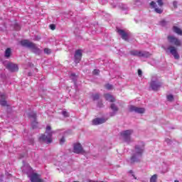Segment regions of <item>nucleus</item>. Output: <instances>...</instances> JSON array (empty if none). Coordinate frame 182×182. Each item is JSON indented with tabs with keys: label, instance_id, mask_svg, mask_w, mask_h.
I'll return each instance as SVG.
<instances>
[{
	"label": "nucleus",
	"instance_id": "f257e3e1",
	"mask_svg": "<svg viewBox=\"0 0 182 182\" xmlns=\"http://www.w3.org/2000/svg\"><path fill=\"white\" fill-rule=\"evenodd\" d=\"M46 134H41V136L39 137V141H43L47 144H50V143L53 141V139L52 138V136H53V132L52 131V127H50V125H48L46 127Z\"/></svg>",
	"mask_w": 182,
	"mask_h": 182
},
{
	"label": "nucleus",
	"instance_id": "f03ea898",
	"mask_svg": "<svg viewBox=\"0 0 182 182\" xmlns=\"http://www.w3.org/2000/svg\"><path fill=\"white\" fill-rule=\"evenodd\" d=\"M143 151H144V142H141L139 145L135 146V154L132 156L131 163H139V161H140L139 157H141L143 156Z\"/></svg>",
	"mask_w": 182,
	"mask_h": 182
},
{
	"label": "nucleus",
	"instance_id": "7ed1b4c3",
	"mask_svg": "<svg viewBox=\"0 0 182 182\" xmlns=\"http://www.w3.org/2000/svg\"><path fill=\"white\" fill-rule=\"evenodd\" d=\"M168 42L171 45H174L175 46H181V41L176 38L174 36H168L167 37Z\"/></svg>",
	"mask_w": 182,
	"mask_h": 182
},
{
	"label": "nucleus",
	"instance_id": "20e7f679",
	"mask_svg": "<svg viewBox=\"0 0 182 182\" xmlns=\"http://www.w3.org/2000/svg\"><path fill=\"white\" fill-rule=\"evenodd\" d=\"M132 133L133 130L129 129L121 132L120 134L125 141H129L130 140V136H132Z\"/></svg>",
	"mask_w": 182,
	"mask_h": 182
},
{
	"label": "nucleus",
	"instance_id": "39448f33",
	"mask_svg": "<svg viewBox=\"0 0 182 182\" xmlns=\"http://www.w3.org/2000/svg\"><path fill=\"white\" fill-rule=\"evenodd\" d=\"M129 112H134L135 113H139V114H143L146 112V109L143 107H138L136 106L131 105L129 107Z\"/></svg>",
	"mask_w": 182,
	"mask_h": 182
},
{
	"label": "nucleus",
	"instance_id": "423d86ee",
	"mask_svg": "<svg viewBox=\"0 0 182 182\" xmlns=\"http://www.w3.org/2000/svg\"><path fill=\"white\" fill-rule=\"evenodd\" d=\"M30 180L31 182H43V179L41 176V174L34 173H33L31 177Z\"/></svg>",
	"mask_w": 182,
	"mask_h": 182
},
{
	"label": "nucleus",
	"instance_id": "0eeeda50",
	"mask_svg": "<svg viewBox=\"0 0 182 182\" xmlns=\"http://www.w3.org/2000/svg\"><path fill=\"white\" fill-rule=\"evenodd\" d=\"M168 50L170 51V53L173 55V56L175 58V59H180V55H178V52H177V48L173 46H170L168 48Z\"/></svg>",
	"mask_w": 182,
	"mask_h": 182
},
{
	"label": "nucleus",
	"instance_id": "6e6552de",
	"mask_svg": "<svg viewBox=\"0 0 182 182\" xmlns=\"http://www.w3.org/2000/svg\"><path fill=\"white\" fill-rule=\"evenodd\" d=\"M73 151L74 153H76V154H80L85 153V151L83 150V147H82V144L79 143L74 144Z\"/></svg>",
	"mask_w": 182,
	"mask_h": 182
},
{
	"label": "nucleus",
	"instance_id": "1a4fd4ad",
	"mask_svg": "<svg viewBox=\"0 0 182 182\" xmlns=\"http://www.w3.org/2000/svg\"><path fill=\"white\" fill-rule=\"evenodd\" d=\"M82 50L78 49L75 50V53L74 55V59H75V63H80V61L82 60Z\"/></svg>",
	"mask_w": 182,
	"mask_h": 182
},
{
	"label": "nucleus",
	"instance_id": "9d476101",
	"mask_svg": "<svg viewBox=\"0 0 182 182\" xmlns=\"http://www.w3.org/2000/svg\"><path fill=\"white\" fill-rule=\"evenodd\" d=\"M6 69L10 70V72H18L19 70L18 65L14 64V63H9L6 65Z\"/></svg>",
	"mask_w": 182,
	"mask_h": 182
},
{
	"label": "nucleus",
	"instance_id": "9b49d317",
	"mask_svg": "<svg viewBox=\"0 0 182 182\" xmlns=\"http://www.w3.org/2000/svg\"><path fill=\"white\" fill-rule=\"evenodd\" d=\"M150 87L152 90H158L161 87V82H159L157 81L151 80L150 82Z\"/></svg>",
	"mask_w": 182,
	"mask_h": 182
},
{
	"label": "nucleus",
	"instance_id": "f8f14e48",
	"mask_svg": "<svg viewBox=\"0 0 182 182\" xmlns=\"http://www.w3.org/2000/svg\"><path fill=\"white\" fill-rule=\"evenodd\" d=\"M20 44L23 48H28L29 49H31L32 46H33V43L29 41L28 40H22L21 41H20Z\"/></svg>",
	"mask_w": 182,
	"mask_h": 182
},
{
	"label": "nucleus",
	"instance_id": "ddd939ff",
	"mask_svg": "<svg viewBox=\"0 0 182 182\" xmlns=\"http://www.w3.org/2000/svg\"><path fill=\"white\" fill-rule=\"evenodd\" d=\"M117 33H119V35H120L122 39H123L124 41L129 40V35L127 34V33H126V31H124V30L117 29Z\"/></svg>",
	"mask_w": 182,
	"mask_h": 182
},
{
	"label": "nucleus",
	"instance_id": "4468645a",
	"mask_svg": "<svg viewBox=\"0 0 182 182\" xmlns=\"http://www.w3.org/2000/svg\"><path fill=\"white\" fill-rule=\"evenodd\" d=\"M107 119H104V118H95L92 120V124L94 126H97L99 124H103V123H106V121Z\"/></svg>",
	"mask_w": 182,
	"mask_h": 182
},
{
	"label": "nucleus",
	"instance_id": "2eb2a0df",
	"mask_svg": "<svg viewBox=\"0 0 182 182\" xmlns=\"http://www.w3.org/2000/svg\"><path fill=\"white\" fill-rule=\"evenodd\" d=\"M150 6H151V8L154 9V11L155 12H156V14H163V9L157 8V4H156V2L151 1L150 3Z\"/></svg>",
	"mask_w": 182,
	"mask_h": 182
},
{
	"label": "nucleus",
	"instance_id": "dca6fc26",
	"mask_svg": "<svg viewBox=\"0 0 182 182\" xmlns=\"http://www.w3.org/2000/svg\"><path fill=\"white\" fill-rule=\"evenodd\" d=\"M138 58H149L150 53L147 51H138Z\"/></svg>",
	"mask_w": 182,
	"mask_h": 182
},
{
	"label": "nucleus",
	"instance_id": "f3484780",
	"mask_svg": "<svg viewBox=\"0 0 182 182\" xmlns=\"http://www.w3.org/2000/svg\"><path fill=\"white\" fill-rule=\"evenodd\" d=\"M1 100H0V105L1 106L5 107L8 106V103L6 102V95L5 94H3L1 95Z\"/></svg>",
	"mask_w": 182,
	"mask_h": 182
},
{
	"label": "nucleus",
	"instance_id": "a211bd4d",
	"mask_svg": "<svg viewBox=\"0 0 182 182\" xmlns=\"http://www.w3.org/2000/svg\"><path fill=\"white\" fill-rule=\"evenodd\" d=\"M104 97L107 100L108 102H116V99L114 98L113 95L110 94H105Z\"/></svg>",
	"mask_w": 182,
	"mask_h": 182
},
{
	"label": "nucleus",
	"instance_id": "6ab92c4d",
	"mask_svg": "<svg viewBox=\"0 0 182 182\" xmlns=\"http://www.w3.org/2000/svg\"><path fill=\"white\" fill-rule=\"evenodd\" d=\"M31 49H32L33 52L36 55H39L41 52V49H39V48H38L35 43L33 44Z\"/></svg>",
	"mask_w": 182,
	"mask_h": 182
},
{
	"label": "nucleus",
	"instance_id": "aec40b11",
	"mask_svg": "<svg viewBox=\"0 0 182 182\" xmlns=\"http://www.w3.org/2000/svg\"><path fill=\"white\" fill-rule=\"evenodd\" d=\"M11 55H12V50L9 48H6L4 53V57L6 58V59H9Z\"/></svg>",
	"mask_w": 182,
	"mask_h": 182
},
{
	"label": "nucleus",
	"instance_id": "412c9836",
	"mask_svg": "<svg viewBox=\"0 0 182 182\" xmlns=\"http://www.w3.org/2000/svg\"><path fill=\"white\" fill-rule=\"evenodd\" d=\"M173 31L175 33H177V35H182V30L176 26L173 27Z\"/></svg>",
	"mask_w": 182,
	"mask_h": 182
},
{
	"label": "nucleus",
	"instance_id": "4be33fe9",
	"mask_svg": "<svg viewBox=\"0 0 182 182\" xmlns=\"http://www.w3.org/2000/svg\"><path fill=\"white\" fill-rule=\"evenodd\" d=\"M71 77H72V80L74 82V83H76V82H77V77L76 76L75 73H72L70 75Z\"/></svg>",
	"mask_w": 182,
	"mask_h": 182
},
{
	"label": "nucleus",
	"instance_id": "5701e85b",
	"mask_svg": "<svg viewBox=\"0 0 182 182\" xmlns=\"http://www.w3.org/2000/svg\"><path fill=\"white\" fill-rule=\"evenodd\" d=\"M100 99V95L99 93H96L95 95H92V100H99Z\"/></svg>",
	"mask_w": 182,
	"mask_h": 182
},
{
	"label": "nucleus",
	"instance_id": "b1692460",
	"mask_svg": "<svg viewBox=\"0 0 182 182\" xmlns=\"http://www.w3.org/2000/svg\"><path fill=\"white\" fill-rule=\"evenodd\" d=\"M150 182H157V174H154L151 177Z\"/></svg>",
	"mask_w": 182,
	"mask_h": 182
},
{
	"label": "nucleus",
	"instance_id": "393cba45",
	"mask_svg": "<svg viewBox=\"0 0 182 182\" xmlns=\"http://www.w3.org/2000/svg\"><path fill=\"white\" fill-rule=\"evenodd\" d=\"M111 109H112V110H113L114 112H117V110H119V108H117V107L116 106L115 104H112V105H111Z\"/></svg>",
	"mask_w": 182,
	"mask_h": 182
},
{
	"label": "nucleus",
	"instance_id": "a878e982",
	"mask_svg": "<svg viewBox=\"0 0 182 182\" xmlns=\"http://www.w3.org/2000/svg\"><path fill=\"white\" fill-rule=\"evenodd\" d=\"M130 54H131L132 56H138L139 50H131V51H130Z\"/></svg>",
	"mask_w": 182,
	"mask_h": 182
},
{
	"label": "nucleus",
	"instance_id": "bb28decb",
	"mask_svg": "<svg viewBox=\"0 0 182 182\" xmlns=\"http://www.w3.org/2000/svg\"><path fill=\"white\" fill-rule=\"evenodd\" d=\"M44 53H46V55H50V53H52V50H50V48H44Z\"/></svg>",
	"mask_w": 182,
	"mask_h": 182
},
{
	"label": "nucleus",
	"instance_id": "cd10ccee",
	"mask_svg": "<svg viewBox=\"0 0 182 182\" xmlns=\"http://www.w3.org/2000/svg\"><path fill=\"white\" fill-rule=\"evenodd\" d=\"M99 73H100V70L97 69H95L92 71V75H95L96 76L99 75Z\"/></svg>",
	"mask_w": 182,
	"mask_h": 182
},
{
	"label": "nucleus",
	"instance_id": "c85d7f7f",
	"mask_svg": "<svg viewBox=\"0 0 182 182\" xmlns=\"http://www.w3.org/2000/svg\"><path fill=\"white\" fill-rule=\"evenodd\" d=\"M105 87H106L108 90H112L113 85L110 84H106Z\"/></svg>",
	"mask_w": 182,
	"mask_h": 182
},
{
	"label": "nucleus",
	"instance_id": "c756f323",
	"mask_svg": "<svg viewBox=\"0 0 182 182\" xmlns=\"http://www.w3.org/2000/svg\"><path fill=\"white\" fill-rule=\"evenodd\" d=\"M167 100L169 102H173V100H174V97L171 95H169L167 96Z\"/></svg>",
	"mask_w": 182,
	"mask_h": 182
},
{
	"label": "nucleus",
	"instance_id": "7c9ffc66",
	"mask_svg": "<svg viewBox=\"0 0 182 182\" xmlns=\"http://www.w3.org/2000/svg\"><path fill=\"white\" fill-rule=\"evenodd\" d=\"M156 2L159 5V6L161 7L163 5H164V3L163 2V0H156Z\"/></svg>",
	"mask_w": 182,
	"mask_h": 182
},
{
	"label": "nucleus",
	"instance_id": "2f4dec72",
	"mask_svg": "<svg viewBox=\"0 0 182 182\" xmlns=\"http://www.w3.org/2000/svg\"><path fill=\"white\" fill-rule=\"evenodd\" d=\"M65 141H66V140L65 139V137L63 136L60 139V144L62 146L65 144Z\"/></svg>",
	"mask_w": 182,
	"mask_h": 182
},
{
	"label": "nucleus",
	"instance_id": "473e14b6",
	"mask_svg": "<svg viewBox=\"0 0 182 182\" xmlns=\"http://www.w3.org/2000/svg\"><path fill=\"white\" fill-rule=\"evenodd\" d=\"M62 114L64 117H69V113L66 111H63Z\"/></svg>",
	"mask_w": 182,
	"mask_h": 182
},
{
	"label": "nucleus",
	"instance_id": "72a5a7b5",
	"mask_svg": "<svg viewBox=\"0 0 182 182\" xmlns=\"http://www.w3.org/2000/svg\"><path fill=\"white\" fill-rule=\"evenodd\" d=\"M49 27H50V29H51V31H55V29H56V25L55 24H50Z\"/></svg>",
	"mask_w": 182,
	"mask_h": 182
},
{
	"label": "nucleus",
	"instance_id": "f704fd0d",
	"mask_svg": "<svg viewBox=\"0 0 182 182\" xmlns=\"http://www.w3.org/2000/svg\"><path fill=\"white\" fill-rule=\"evenodd\" d=\"M29 117H33V119H36V113H33V114L29 115Z\"/></svg>",
	"mask_w": 182,
	"mask_h": 182
},
{
	"label": "nucleus",
	"instance_id": "c9c22d12",
	"mask_svg": "<svg viewBox=\"0 0 182 182\" xmlns=\"http://www.w3.org/2000/svg\"><path fill=\"white\" fill-rule=\"evenodd\" d=\"M142 74H143V72L141 71V70L139 69L138 70V75H139V76H141Z\"/></svg>",
	"mask_w": 182,
	"mask_h": 182
},
{
	"label": "nucleus",
	"instance_id": "e433bc0d",
	"mask_svg": "<svg viewBox=\"0 0 182 182\" xmlns=\"http://www.w3.org/2000/svg\"><path fill=\"white\" fill-rule=\"evenodd\" d=\"M173 5L174 8H177V1H173Z\"/></svg>",
	"mask_w": 182,
	"mask_h": 182
},
{
	"label": "nucleus",
	"instance_id": "4c0bfd02",
	"mask_svg": "<svg viewBox=\"0 0 182 182\" xmlns=\"http://www.w3.org/2000/svg\"><path fill=\"white\" fill-rule=\"evenodd\" d=\"M166 23V21H161V24L162 25V26H164V25Z\"/></svg>",
	"mask_w": 182,
	"mask_h": 182
},
{
	"label": "nucleus",
	"instance_id": "58836bf2",
	"mask_svg": "<svg viewBox=\"0 0 182 182\" xmlns=\"http://www.w3.org/2000/svg\"><path fill=\"white\" fill-rule=\"evenodd\" d=\"M98 106H99V107H103V104L102 103L99 104Z\"/></svg>",
	"mask_w": 182,
	"mask_h": 182
},
{
	"label": "nucleus",
	"instance_id": "ea45409f",
	"mask_svg": "<svg viewBox=\"0 0 182 182\" xmlns=\"http://www.w3.org/2000/svg\"><path fill=\"white\" fill-rule=\"evenodd\" d=\"M129 173H130L131 174H133V171H129Z\"/></svg>",
	"mask_w": 182,
	"mask_h": 182
},
{
	"label": "nucleus",
	"instance_id": "a19ab883",
	"mask_svg": "<svg viewBox=\"0 0 182 182\" xmlns=\"http://www.w3.org/2000/svg\"><path fill=\"white\" fill-rule=\"evenodd\" d=\"M174 182H178V181L176 180V181H174Z\"/></svg>",
	"mask_w": 182,
	"mask_h": 182
},
{
	"label": "nucleus",
	"instance_id": "79ce46f5",
	"mask_svg": "<svg viewBox=\"0 0 182 182\" xmlns=\"http://www.w3.org/2000/svg\"><path fill=\"white\" fill-rule=\"evenodd\" d=\"M21 29V27H18V30Z\"/></svg>",
	"mask_w": 182,
	"mask_h": 182
}]
</instances>
